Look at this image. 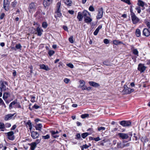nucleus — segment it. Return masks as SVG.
Returning a JSON list of instances; mask_svg holds the SVG:
<instances>
[{"label":"nucleus","mask_w":150,"mask_h":150,"mask_svg":"<svg viewBox=\"0 0 150 150\" xmlns=\"http://www.w3.org/2000/svg\"><path fill=\"white\" fill-rule=\"evenodd\" d=\"M83 18V15L82 13L80 12H79L77 16V18L79 20V21H81L82 20Z\"/></svg>","instance_id":"23"},{"label":"nucleus","mask_w":150,"mask_h":150,"mask_svg":"<svg viewBox=\"0 0 150 150\" xmlns=\"http://www.w3.org/2000/svg\"><path fill=\"white\" fill-rule=\"evenodd\" d=\"M5 16V14L4 13H2L0 15V19L1 20H2L4 18Z\"/></svg>","instance_id":"55"},{"label":"nucleus","mask_w":150,"mask_h":150,"mask_svg":"<svg viewBox=\"0 0 150 150\" xmlns=\"http://www.w3.org/2000/svg\"><path fill=\"white\" fill-rule=\"evenodd\" d=\"M94 87L97 88H99L100 87V85L98 83L94 82Z\"/></svg>","instance_id":"56"},{"label":"nucleus","mask_w":150,"mask_h":150,"mask_svg":"<svg viewBox=\"0 0 150 150\" xmlns=\"http://www.w3.org/2000/svg\"><path fill=\"white\" fill-rule=\"evenodd\" d=\"M120 124L123 127H128L130 126L131 122L129 121L123 120L119 122Z\"/></svg>","instance_id":"9"},{"label":"nucleus","mask_w":150,"mask_h":150,"mask_svg":"<svg viewBox=\"0 0 150 150\" xmlns=\"http://www.w3.org/2000/svg\"><path fill=\"white\" fill-rule=\"evenodd\" d=\"M118 135L119 137L122 139H127L129 137L128 135L127 134L119 133L118 134Z\"/></svg>","instance_id":"12"},{"label":"nucleus","mask_w":150,"mask_h":150,"mask_svg":"<svg viewBox=\"0 0 150 150\" xmlns=\"http://www.w3.org/2000/svg\"><path fill=\"white\" fill-rule=\"evenodd\" d=\"M69 42L71 43H74V40L73 36H71L69 38Z\"/></svg>","instance_id":"48"},{"label":"nucleus","mask_w":150,"mask_h":150,"mask_svg":"<svg viewBox=\"0 0 150 150\" xmlns=\"http://www.w3.org/2000/svg\"><path fill=\"white\" fill-rule=\"evenodd\" d=\"M8 139L11 141H13L15 139L14 135V133L12 131H11L6 133Z\"/></svg>","instance_id":"7"},{"label":"nucleus","mask_w":150,"mask_h":150,"mask_svg":"<svg viewBox=\"0 0 150 150\" xmlns=\"http://www.w3.org/2000/svg\"><path fill=\"white\" fill-rule=\"evenodd\" d=\"M39 136V133L37 132L32 131L31 133V136L33 139H35L38 137Z\"/></svg>","instance_id":"16"},{"label":"nucleus","mask_w":150,"mask_h":150,"mask_svg":"<svg viewBox=\"0 0 150 150\" xmlns=\"http://www.w3.org/2000/svg\"><path fill=\"white\" fill-rule=\"evenodd\" d=\"M42 138L44 139H48L50 138V136L48 134H47L45 136H42Z\"/></svg>","instance_id":"45"},{"label":"nucleus","mask_w":150,"mask_h":150,"mask_svg":"<svg viewBox=\"0 0 150 150\" xmlns=\"http://www.w3.org/2000/svg\"><path fill=\"white\" fill-rule=\"evenodd\" d=\"M91 134V133H89V132H85L82 133L81 134V136L82 138L85 139L86 137Z\"/></svg>","instance_id":"32"},{"label":"nucleus","mask_w":150,"mask_h":150,"mask_svg":"<svg viewBox=\"0 0 150 150\" xmlns=\"http://www.w3.org/2000/svg\"><path fill=\"white\" fill-rule=\"evenodd\" d=\"M136 35L137 37H139L141 35L140 30L139 29H137L136 31Z\"/></svg>","instance_id":"35"},{"label":"nucleus","mask_w":150,"mask_h":150,"mask_svg":"<svg viewBox=\"0 0 150 150\" xmlns=\"http://www.w3.org/2000/svg\"><path fill=\"white\" fill-rule=\"evenodd\" d=\"M17 4V1L16 0H14L11 3V6L13 8H15Z\"/></svg>","instance_id":"37"},{"label":"nucleus","mask_w":150,"mask_h":150,"mask_svg":"<svg viewBox=\"0 0 150 150\" xmlns=\"http://www.w3.org/2000/svg\"><path fill=\"white\" fill-rule=\"evenodd\" d=\"M101 139L99 137H98L96 138H94V141L96 142H98Z\"/></svg>","instance_id":"63"},{"label":"nucleus","mask_w":150,"mask_h":150,"mask_svg":"<svg viewBox=\"0 0 150 150\" xmlns=\"http://www.w3.org/2000/svg\"><path fill=\"white\" fill-rule=\"evenodd\" d=\"M81 87L82 88V90H86L87 89V86L84 85H81Z\"/></svg>","instance_id":"58"},{"label":"nucleus","mask_w":150,"mask_h":150,"mask_svg":"<svg viewBox=\"0 0 150 150\" xmlns=\"http://www.w3.org/2000/svg\"><path fill=\"white\" fill-rule=\"evenodd\" d=\"M146 68V67L144 66V64L140 63L138 65L137 69L141 72H143L145 70Z\"/></svg>","instance_id":"11"},{"label":"nucleus","mask_w":150,"mask_h":150,"mask_svg":"<svg viewBox=\"0 0 150 150\" xmlns=\"http://www.w3.org/2000/svg\"><path fill=\"white\" fill-rule=\"evenodd\" d=\"M117 147L118 148L122 149L124 147V144H122L121 142L117 143Z\"/></svg>","instance_id":"26"},{"label":"nucleus","mask_w":150,"mask_h":150,"mask_svg":"<svg viewBox=\"0 0 150 150\" xmlns=\"http://www.w3.org/2000/svg\"><path fill=\"white\" fill-rule=\"evenodd\" d=\"M11 125L10 123H5V127L6 128H9L11 127Z\"/></svg>","instance_id":"52"},{"label":"nucleus","mask_w":150,"mask_h":150,"mask_svg":"<svg viewBox=\"0 0 150 150\" xmlns=\"http://www.w3.org/2000/svg\"><path fill=\"white\" fill-rule=\"evenodd\" d=\"M121 1L128 4L130 5L131 4L130 1L129 0H121Z\"/></svg>","instance_id":"53"},{"label":"nucleus","mask_w":150,"mask_h":150,"mask_svg":"<svg viewBox=\"0 0 150 150\" xmlns=\"http://www.w3.org/2000/svg\"><path fill=\"white\" fill-rule=\"evenodd\" d=\"M130 15L133 23L134 24H136L139 22V18L136 16L134 12L131 11H130Z\"/></svg>","instance_id":"5"},{"label":"nucleus","mask_w":150,"mask_h":150,"mask_svg":"<svg viewBox=\"0 0 150 150\" xmlns=\"http://www.w3.org/2000/svg\"><path fill=\"white\" fill-rule=\"evenodd\" d=\"M39 66L40 69H43L46 71H49L50 70V69L49 68L48 66H46L43 64H40Z\"/></svg>","instance_id":"18"},{"label":"nucleus","mask_w":150,"mask_h":150,"mask_svg":"<svg viewBox=\"0 0 150 150\" xmlns=\"http://www.w3.org/2000/svg\"><path fill=\"white\" fill-rule=\"evenodd\" d=\"M124 89L122 91V93L123 94H129L131 93L132 92L134 91V90L133 89H131L128 88L127 86L125 85L123 87Z\"/></svg>","instance_id":"2"},{"label":"nucleus","mask_w":150,"mask_h":150,"mask_svg":"<svg viewBox=\"0 0 150 150\" xmlns=\"http://www.w3.org/2000/svg\"><path fill=\"white\" fill-rule=\"evenodd\" d=\"M104 42L106 44H108L109 43V40L107 39H105L103 40Z\"/></svg>","instance_id":"57"},{"label":"nucleus","mask_w":150,"mask_h":150,"mask_svg":"<svg viewBox=\"0 0 150 150\" xmlns=\"http://www.w3.org/2000/svg\"><path fill=\"white\" fill-rule=\"evenodd\" d=\"M52 130L50 131V132L51 133V136L53 137V138H56L59 137V136L56 134H52Z\"/></svg>","instance_id":"43"},{"label":"nucleus","mask_w":150,"mask_h":150,"mask_svg":"<svg viewBox=\"0 0 150 150\" xmlns=\"http://www.w3.org/2000/svg\"><path fill=\"white\" fill-rule=\"evenodd\" d=\"M65 3L68 6H71V5L72 1L70 0H66Z\"/></svg>","instance_id":"36"},{"label":"nucleus","mask_w":150,"mask_h":150,"mask_svg":"<svg viewBox=\"0 0 150 150\" xmlns=\"http://www.w3.org/2000/svg\"><path fill=\"white\" fill-rule=\"evenodd\" d=\"M102 28V25H99L98 27L96 29L95 31H94V35H96L98 34L100 30Z\"/></svg>","instance_id":"28"},{"label":"nucleus","mask_w":150,"mask_h":150,"mask_svg":"<svg viewBox=\"0 0 150 150\" xmlns=\"http://www.w3.org/2000/svg\"><path fill=\"white\" fill-rule=\"evenodd\" d=\"M30 97L31 100L30 101L32 103H34L35 102V96H30Z\"/></svg>","instance_id":"44"},{"label":"nucleus","mask_w":150,"mask_h":150,"mask_svg":"<svg viewBox=\"0 0 150 150\" xmlns=\"http://www.w3.org/2000/svg\"><path fill=\"white\" fill-rule=\"evenodd\" d=\"M30 149L31 150H34L37 144L35 142H32L30 144Z\"/></svg>","instance_id":"27"},{"label":"nucleus","mask_w":150,"mask_h":150,"mask_svg":"<svg viewBox=\"0 0 150 150\" xmlns=\"http://www.w3.org/2000/svg\"><path fill=\"white\" fill-rule=\"evenodd\" d=\"M36 7L35 4V3L32 2L29 4V7L28 8L29 11L30 13H31L33 10H35Z\"/></svg>","instance_id":"13"},{"label":"nucleus","mask_w":150,"mask_h":150,"mask_svg":"<svg viewBox=\"0 0 150 150\" xmlns=\"http://www.w3.org/2000/svg\"><path fill=\"white\" fill-rule=\"evenodd\" d=\"M67 65L71 68L72 69L74 68V66L73 64L71 63H69L67 64Z\"/></svg>","instance_id":"49"},{"label":"nucleus","mask_w":150,"mask_h":150,"mask_svg":"<svg viewBox=\"0 0 150 150\" xmlns=\"http://www.w3.org/2000/svg\"><path fill=\"white\" fill-rule=\"evenodd\" d=\"M80 83V86H81V85H84L85 84V82L83 80H80L79 81Z\"/></svg>","instance_id":"51"},{"label":"nucleus","mask_w":150,"mask_h":150,"mask_svg":"<svg viewBox=\"0 0 150 150\" xmlns=\"http://www.w3.org/2000/svg\"><path fill=\"white\" fill-rule=\"evenodd\" d=\"M103 64L107 66H110L112 65V64L108 60H106L103 62Z\"/></svg>","instance_id":"30"},{"label":"nucleus","mask_w":150,"mask_h":150,"mask_svg":"<svg viewBox=\"0 0 150 150\" xmlns=\"http://www.w3.org/2000/svg\"><path fill=\"white\" fill-rule=\"evenodd\" d=\"M63 28L66 31H68V28L67 26L63 25Z\"/></svg>","instance_id":"59"},{"label":"nucleus","mask_w":150,"mask_h":150,"mask_svg":"<svg viewBox=\"0 0 150 150\" xmlns=\"http://www.w3.org/2000/svg\"><path fill=\"white\" fill-rule=\"evenodd\" d=\"M29 68H30V72L32 73H33V67L32 66V65H31V66H30V67H28Z\"/></svg>","instance_id":"62"},{"label":"nucleus","mask_w":150,"mask_h":150,"mask_svg":"<svg viewBox=\"0 0 150 150\" xmlns=\"http://www.w3.org/2000/svg\"><path fill=\"white\" fill-rule=\"evenodd\" d=\"M75 139L77 140L81 139L82 140V139L81 138V135L79 133H77L75 135Z\"/></svg>","instance_id":"39"},{"label":"nucleus","mask_w":150,"mask_h":150,"mask_svg":"<svg viewBox=\"0 0 150 150\" xmlns=\"http://www.w3.org/2000/svg\"><path fill=\"white\" fill-rule=\"evenodd\" d=\"M144 35L146 36H148L150 35V32L146 28L144 29L143 31Z\"/></svg>","instance_id":"20"},{"label":"nucleus","mask_w":150,"mask_h":150,"mask_svg":"<svg viewBox=\"0 0 150 150\" xmlns=\"http://www.w3.org/2000/svg\"><path fill=\"white\" fill-rule=\"evenodd\" d=\"M137 4L139 6L143 7L144 6L145 3L142 0H138Z\"/></svg>","instance_id":"29"},{"label":"nucleus","mask_w":150,"mask_h":150,"mask_svg":"<svg viewBox=\"0 0 150 150\" xmlns=\"http://www.w3.org/2000/svg\"><path fill=\"white\" fill-rule=\"evenodd\" d=\"M70 80L69 79L65 78L64 79V81L66 83H69Z\"/></svg>","instance_id":"54"},{"label":"nucleus","mask_w":150,"mask_h":150,"mask_svg":"<svg viewBox=\"0 0 150 150\" xmlns=\"http://www.w3.org/2000/svg\"><path fill=\"white\" fill-rule=\"evenodd\" d=\"M0 129L2 132H4L6 130L5 125L3 122H0Z\"/></svg>","instance_id":"24"},{"label":"nucleus","mask_w":150,"mask_h":150,"mask_svg":"<svg viewBox=\"0 0 150 150\" xmlns=\"http://www.w3.org/2000/svg\"><path fill=\"white\" fill-rule=\"evenodd\" d=\"M113 43L116 45H117L120 44H123V43L122 42L117 40H114L113 41Z\"/></svg>","instance_id":"33"},{"label":"nucleus","mask_w":150,"mask_h":150,"mask_svg":"<svg viewBox=\"0 0 150 150\" xmlns=\"http://www.w3.org/2000/svg\"><path fill=\"white\" fill-rule=\"evenodd\" d=\"M17 100L16 99L13 101L11 102L9 104V109H11L13 108V105H15V108H21V106L20 105L19 102H17Z\"/></svg>","instance_id":"3"},{"label":"nucleus","mask_w":150,"mask_h":150,"mask_svg":"<svg viewBox=\"0 0 150 150\" xmlns=\"http://www.w3.org/2000/svg\"><path fill=\"white\" fill-rule=\"evenodd\" d=\"M48 24L46 22H43L42 23V26L44 28H46L47 27Z\"/></svg>","instance_id":"41"},{"label":"nucleus","mask_w":150,"mask_h":150,"mask_svg":"<svg viewBox=\"0 0 150 150\" xmlns=\"http://www.w3.org/2000/svg\"><path fill=\"white\" fill-rule=\"evenodd\" d=\"M90 16H88V18H84V21L86 23H91L92 21V19L90 17Z\"/></svg>","instance_id":"25"},{"label":"nucleus","mask_w":150,"mask_h":150,"mask_svg":"<svg viewBox=\"0 0 150 150\" xmlns=\"http://www.w3.org/2000/svg\"><path fill=\"white\" fill-rule=\"evenodd\" d=\"M89 146L87 145L86 144L83 145V146H81V150H83L84 149H86L89 147Z\"/></svg>","instance_id":"38"},{"label":"nucleus","mask_w":150,"mask_h":150,"mask_svg":"<svg viewBox=\"0 0 150 150\" xmlns=\"http://www.w3.org/2000/svg\"><path fill=\"white\" fill-rule=\"evenodd\" d=\"M0 89L1 92L5 91L6 89H8V88H6V85L8 86V83L3 80L0 81Z\"/></svg>","instance_id":"4"},{"label":"nucleus","mask_w":150,"mask_h":150,"mask_svg":"<svg viewBox=\"0 0 150 150\" xmlns=\"http://www.w3.org/2000/svg\"><path fill=\"white\" fill-rule=\"evenodd\" d=\"M22 46L20 43L17 44L15 46V47H12L11 49L12 50L16 51V50L20 49V50L22 48Z\"/></svg>","instance_id":"21"},{"label":"nucleus","mask_w":150,"mask_h":150,"mask_svg":"<svg viewBox=\"0 0 150 150\" xmlns=\"http://www.w3.org/2000/svg\"><path fill=\"white\" fill-rule=\"evenodd\" d=\"M136 10L137 11V12L138 13H140L141 11V10L140 8L139 7H138L136 8Z\"/></svg>","instance_id":"64"},{"label":"nucleus","mask_w":150,"mask_h":150,"mask_svg":"<svg viewBox=\"0 0 150 150\" xmlns=\"http://www.w3.org/2000/svg\"><path fill=\"white\" fill-rule=\"evenodd\" d=\"M17 126L16 125H13L11 129V130H14L16 127Z\"/></svg>","instance_id":"61"},{"label":"nucleus","mask_w":150,"mask_h":150,"mask_svg":"<svg viewBox=\"0 0 150 150\" xmlns=\"http://www.w3.org/2000/svg\"><path fill=\"white\" fill-rule=\"evenodd\" d=\"M61 2H57L56 4L54 15V17L56 19L58 18H60L61 17L62 15L61 9Z\"/></svg>","instance_id":"1"},{"label":"nucleus","mask_w":150,"mask_h":150,"mask_svg":"<svg viewBox=\"0 0 150 150\" xmlns=\"http://www.w3.org/2000/svg\"><path fill=\"white\" fill-rule=\"evenodd\" d=\"M89 115L88 114H82L81 115V117L82 118H85L88 117Z\"/></svg>","instance_id":"47"},{"label":"nucleus","mask_w":150,"mask_h":150,"mask_svg":"<svg viewBox=\"0 0 150 150\" xmlns=\"http://www.w3.org/2000/svg\"><path fill=\"white\" fill-rule=\"evenodd\" d=\"M82 14L84 18H88V16H90V15L89 13L86 10H83L82 12Z\"/></svg>","instance_id":"19"},{"label":"nucleus","mask_w":150,"mask_h":150,"mask_svg":"<svg viewBox=\"0 0 150 150\" xmlns=\"http://www.w3.org/2000/svg\"><path fill=\"white\" fill-rule=\"evenodd\" d=\"M34 29L37 32L38 36H41L42 35L43 30L41 28L38 27L36 29L35 28Z\"/></svg>","instance_id":"14"},{"label":"nucleus","mask_w":150,"mask_h":150,"mask_svg":"<svg viewBox=\"0 0 150 150\" xmlns=\"http://www.w3.org/2000/svg\"><path fill=\"white\" fill-rule=\"evenodd\" d=\"M42 127V125L41 124H39L35 127L36 129L37 130L40 131Z\"/></svg>","instance_id":"34"},{"label":"nucleus","mask_w":150,"mask_h":150,"mask_svg":"<svg viewBox=\"0 0 150 150\" xmlns=\"http://www.w3.org/2000/svg\"><path fill=\"white\" fill-rule=\"evenodd\" d=\"M11 96V94L9 93L5 92L4 93L3 98L4 100L7 99V98L10 97Z\"/></svg>","instance_id":"22"},{"label":"nucleus","mask_w":150,"mask_h":150,"mask_svg":"<svg viewBox=\"0 0 150 150\" xmlns=\"http://www.w3.org/2000/svg\"><path fill=\"white\" fill-rule=\"evenodd\" d=\"M98 13L96 18L97 19L101 18L103 16V10L102 7L99 8L98 11Z\"/></svg>","instance_id":"10"},{"label":"nucleus","mask_w":150,"mask_h":150,"mask_svg":"<svg viewBox=\"0 0 150 150\" xmlns=\"http://www.w3.org/2000/svg\"><path fill=\"white\" fill-rule=\"evenodd\" d=\"M131 50L133 54L138 57L139 56V52L137 49L134 48L133 46H131Z\"/></svg>","instance_id":"17"},{"label":"nucleus","mask_w":150,"mask_h":150,"mask_svg":"<svg viewBox=\"0 0 150 150\" xmlns=\"http://www.w3.org/2000/svg\"><path fill=\"white\" fill-rule=\"evenodd\" d=\"M89 10L91 11H94V7L93 6H91L89 8Z\"/></svg>","instance_id":"60"},{"label":"nucleus","mask_w":150,"mask_h":150,"mask_svg":"<svg viewBox=\"0 0 150 150\" xmlns=\"http://www.w3.org/2000/svg\"><path fill=\"white\" fill-rule=\"evenodd\" d=\"M53 0H43V4L44 7L46 8L50 6L52 4Z\"/></svg>","instance_id":"8"},{"label":"nucleus","mask_w":150,"mask_h":150,"mask_svg":"<svg viewBox=\"0 0 150 150\" xmlns=\"http://www.w3.org/2000/svg\"><path fill=\"white\" fill-rule=\"evenodd\" d=\"M40 107V106L37 105L36 104H35L32 107L33 108H34L35 109H38Z\"/></svg>","instance_id":"50"},{"label":"nucleus","mask_w":150,"mask_h":150,"mask_svg":"<svg viewBox=\"0 0 150 150\" xmlns=\"http://www.w3.org/2000/svg\"><path fill=\"white\" fill-rule=\"evenodd\" d=\"M48 53L49 56L51 57L55 53V52L53 50H49Z\"/></svg>","instance_id":"40"},{"label":"nucleus","mask_w":150,"mask_h":150,"mask_svg":"<svg viewBox=\"0 0 150 150\" xmlns=\"http://www.w3.org/2000/svg\"><path fill=\"white\" fill-rule=\"evenodd\" d=\"M97 130L98 131H102L103 130H104L105 129V128L104 127H98Z\"/></svg>","instance_id":"42"},{"label":"nucleus","mask_w":150,"mask_h":150,"mask_svg":"<svg viewBox=\"0 0 150 150\" xmlns=\"http://www.w3.org/2000/svg\"><path fill=\"white\" fill-rule=\"evenodd\" d=\"M26 126H28L29 127V129L30 130L32 129V126L30 120H28V122L25 124Z\"/></svg>","instance_id":"31"},{"label":"nucleus","mask_w":150,"mask_h":150,"mask_svg":"<svg viewBox=\"0 0 150 150\" xmlns=\"http://www.w3.org/2000/svg\"><path fill=\"white\" fill-rule=\"evenodd\" d=\"M141 141H142V142L144 140V141L143 142L144 143H145V142H148V139H147V138L146 137H145L144 138H143V137H142L141 138Z\"/></svg>","instance_id":"46"},{"label":"nucleus","mask_w":150,"mask_h":150,"mask_svg":"<svg viewBox=\"0 0 150 150\" xmlns=\"http://www.w3.org/2000/svg\"><path fill=\"white\" fill-rule=\"evenodd\" d=\"M10 3L8 0H4L3 8L5 11H8L10 8Z\"/></svg>","instance_id":"6"},{"label":"nucleus","mask_w":150,"mask_h":150,"mask_svg":"<svg viewBox=\"0 0 150 150\" xmlns=\"http://www.w3.org/2000/svg\"><path fill=\"white\" fill-rule=\"evenodd\" d=\"M15 113L13 114H9L5 115L4 117V120L5 121H7L11 120L12 117L14 115Z\"/></svg>","instance_id":"15"}]
</instances>
